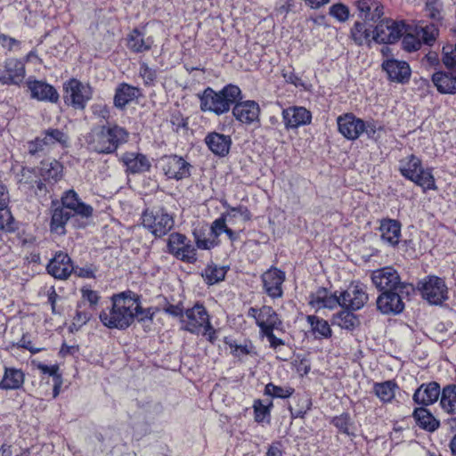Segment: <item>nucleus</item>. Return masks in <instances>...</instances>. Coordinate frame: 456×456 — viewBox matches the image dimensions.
<instances>
[{"label": "nucleus", "instance_id": "obj_1", "mask_svg": "<svg viewBox=\"0 0 456 456\" xmlns=\"http://www.w3.org/2000/svg\"><path fill=\"white\" fill-rule=\"evenodd\" d=\"M110 301L111 306L99 315L102 325L109 329L126 330L135 319L143 322L153 317L151 308H142L140 296L131 290L112 295Z\"/></svg>", "mask_w": 456, "mask_h": 456}, {"label": "nucleus", "instance_id": "obj_2", "mask_svg": "<svg viewBox=\"0 0 456 456\" xmlns=\"http://www.w3.org/2000/svg\"><path fill=\"white\" fill-rule=\"evenodd\" d=\"M129 133L117 124L94 126L86 135V143L89 151L99 154H111L128 141Z\"/></svg>", "mask_w": 456, "mask_h": 456}, {"label": "nucleus", "instance_id": "obj_3", "mask_svg": "<svg viewBox=\"0 0 456 456\" xmlns=\"http://www.w3.org/2000/svg\"><path fill=\"white\" fill-rule=\"evenodd\" d=\"M200 110L218 116L227 113L231 106L241 99V90L238 86L229 84L220 91L207 87L200 94Z\"/></svg>", "mask_w": 456, "mask_h": 456}, {"label": "nucleus", "instance_id": "obj_4", "mask_svg": "<svg viewBox=\"0 0 456 456\" xmlns=\"http://www.w3.org/2000/svg\"><path fill=\"white\" fill-rule=\"evenodd\" d=\"M399 171L405 179L419 186L424 192L437 190L432 169L424 168L421 159L414 154L400 159Z\"/></svg>", "mask_w": 456, "mask_h": 456}, {"label": "nucleus", "instance_id": "obj_5", "mask_svg": "<svg viewBox=\"0 0 456 456\" xmlns=\"http://www.w3.org/2000/svg\"><path fill=\"white\" fill-rule=\"evenodd\" d=\"M338 132L347 140L354 141L364 132L369 137L374 136L378 130L375 121H363L353 113H346L337 118Z\"/></svg>", "mask_w": 456, "mask_h": 456}, {"label": "nucleus", "instance_id": "obj_6", "mask_svg": "<svg viewBox=\"0 0 456 456\" xmlns=\"http://www.w3.org/2000/svg\"><path fill=\"white\" fill-rule=\"evenodd\" d=\"M93 97V88L89 84L71 78L63 84V99L66 104L76 110H84Z\"/></svg>", "mask_w": 456, "mask_h": 456}, {"label": "nucleus", "instance_id": "obj_7", "mask_svg": "<svg viewBox=\"0 0 456 456\" xmlns=\"http://www.w3.org/2000/svg\"><path fill=\"white\" fill-rule=\"evenodd\" d=\"M167 247V252L182 262L194 264L198 260L195 246L184 234L171 233L168 236Z\"/></svg>", "mask_w": 456, "mask_h": 456}, {"label": "nucleus", "instance_id": "obj_8", "mask_svg": "<svg viewBox=\"0 0 456 456\" xmlns=\"http://www.w3.org/2000/svg\"><path fill=\"white\" fill-rule=\"evenodd\" d=\"M210 322L211 317L206 307L200 303H196L184 311L181 319V328L191 334L200 335Z\"/></svg>", "mask_w": 456, "mask_h": 456}, {"label": "nucleus", "instance_id": "obj_9", "mask_svg": "<svg viewBox=\"0 0 456 456\" xmlns=\"http://www.w3.org/2000/svg\"><path fill=\"white\" fill-rule=\"evenodd\" d=\"M406 23L386 18L381 20L373 31V40L379 44H394L406 32Z\"/></svg>", "mask_w": 456, "mask_h": 456}, {"label": "nucleus", "instance_id": "obj_10", "mask_svg": "<svg viewBox=\"0 0 456 456\" xmlns=\"http://www.w3.org/2000/svg\"><path fill=\"white\" fill-rule=\"evenodd\" d=\"M248 316L253 318L259 328L260 335L269 331L282 330L283 324L278 314L269 305L250 307Z\"/></svg>", "mask_w": 456, "mask_h": 456}, {"label": "nucleus", "instance_id": "obj_11", "mask_svg": "<svg viewBox=\"0 0 456 456\" xmlns=\"http://www.w3.org/2000/svg\"><path fill=\"white\" fill-rule=\"evenodd\" d=\"M142 224L155 237H162L173 228L174 219L163 209L146 210L142 213Z\"/></svg>", "mask_w": 456, "mask_h": 456}, {"label": "nucleus", "instance_id": "obj_12", "mask_svg": "<svg viewBox=\"0 0 456 456\" xmlns=\"http://www.w3.org/2000/svg\"><path fill=\"white\" fill-rule=\"evenodd\" d=\"M419 290L424 299L431 305H441L448 299V288L444 279L431 275L419 282Z\"/></svg>", "mask_w": 456, "mask_h": 456}, {"label": "nucleus", "instance_id": "obj_13", "mask_svg": "<svg viewBox=\"0 0 456 456\" xmlns=\"http://www.w3.org/2000/svg\"><path fill=\"white\" fill-rule=\"evenodd\" d=\"M338 297L340 306L351 311L361 309L369 299L366 286L359 281L351 282Z\"/></svg>", "mask_w": 456, "mask_h": 456}, {"label": "nucleus", "instance_id": "obj_14", "mask_svg": "<svg viewBox=\"0 0 456 456\" xmlns=\"http://www.w3.org/2000/svg\"><path fill=\"white\" fill-rule=\"evenodd\" d=\"M371 281L375 287L383 292L397 291L402 287L398 273L391 266L373 271Z\"/></svg>", "mask_w": 456, "mask_h": 456}, {"label": "nucleus", "instance_id": "obj_15", "mask_svg": "<svg viewBox=\"0 0 456 456\" xmlns=\"http://www.w3.org/2000/svg\"><path fill=\"white\" fill-rule=\"evenodd\" d=\"M26 70L23 61L9 58L0 66V83L2 85H20L25 78Z\"/></svg>", "mask_w": 456, "mask_h": 456}, {"label": "nucleus", "instance_id": "obj_16", "mask_svg": "<svg viewBox=\"0 0 456 456\" xmlns=\"http://www.w3.org/2000/svg\"><path fill=\"white\" fill-rule=\"evenodd\" d=\"M191 165L182 157L167 156L161 159V169L168 179L181 180L190 175Z\"/></svg>", "mask_w": 456, "mask_h": 456}, {"label": "nucleus", "instance_id": "obj_17", "mask_svg": "<svg viewBox=\"0 0 456 456\" xmlns=\"http://www.w3.org/2000/svg\"><path fill=\"white\" fill-rule=\"evenodd\" d=\"M285 273L276 267L265 271L261 280L265 293L272 298H279L283 295L282 284L285 281Z\"/></svg>", "mask_w": 456, "mask_h": 456}, {"label": "nucleus", "instance_id": "obj_18", "mask_svg": "<svg viewBox=\"0 0 456 456\" xmlns=\"http://www.w3.org/2000/svg\"><path fill=\"white\" fill-rule=\"evenodd\" d=\"M232 115L239 122L245 125H251L259 120V104L251 100L235 102L232 108Z\"/></svg>", "mask_w": 456, "mask_h": 456}, {"label": "nucleus", "instance_id": "obj_19", "mask_svg": "<svg viewBox=\"0 0 456 456\" xmlns=\"http://www.w3.org/2000/svg\"><path fill=\"white\" fill-rule=\"evenodd\" d=\"M382 69L387 72L391 81L400 84L407 83L411 75V69L408 62L393 58L383 61Z\"/></svg>", "mask_w": 456, "mask_h": 456}, {"label": "nucleus", "instance_id": "obj_20", "mask_svg": "<svg viewBox=\"0 0 456 456\" xmlns=\"http://www.w3.org/2000/svg\"><path fill=\"white\" fill-rule=\"evenodd\" d=\"M282 119L287 130L295 129L311 123L312 114L304 107H289L282 110Z\"/></svg>", "mask_w": 456, "mask_h": 456}, {"label": "nucleus", "instance_id": "obj_21", "mask_svg": "<svg viewBox=\"0 0 456 456\" xmlns=\"http://www.w3.org/2000/svg\"><path fill=\"white\" fill-rule=\"evenodd\" d=\"M27 86L33 99L53 103L57 102L59 100L60 95L57 90L44 81L28 79Z\"/></svg>", "mask_w": 456, "mask_h": 456}, {"label": "nucleus", "instance_id": "obj_22", "mask_svg": "<svg viewBox=\"0 0 456 456\" xmlns=\"http://www.w3.org/2000/svg\"><path fill=\"white\" fill-rule=\"evenodd\" d=\"M74 266L68 254L59 252L47 265L48 273L56 279L65 280L73 272Z\"/></svg>", "mask_w": 456, "mask_h": 456}, {"label": "nucleus", "instance_id": "obj_23", "mask_svg": "<svg viewBox=\"0 0 456 456\" xmlns=\"http://www.w3.org/2000/svg\"><path fill=\"white\" fill-rule=\"evenodd\" d=\"M440 393L441 388L437 382L424 383L415 390L412 400L419 405L428 406L437 401Z\"/></svg>", "mask_w": 456, "mask_h": 456}, {"label": "nucleus", "instance_id": "obj_24", "mask_svg": "<svg viewBox=\"0 0 456 456\" xmlns=\"http://www.w3.org/2000/svg\"><path fill=\"white\" fill-rule=\"evenodd\" d=\"M120 161L126 167V172L129 174L148 172L151 167L148 158L138 152H125L122 154Z\"/></svg>", "mask_w": 456, "mask_h": 456}, {"label": "nucleus", "instance_id": "obj_25", "mask_svg": "<svg viewBox=\"0 0 456 456\" xmlns=\"http://www.w3.org/2000/svg\"><path fill=\"white\" fill-rule=\"evenodd\" d=\"M309 305L316 311L323 308L332 310L338 305L340 306L339 297L337 292L332 293L324 288H321L310 295Z\"/></svg>", "mask_w": 456, "mask_h": 456}, {"label": "nucleus", "instance_id": "obj_26", "mask_svg": "<svg viewBox=\"0 0 456 456\" xmlns=\"http://www.w3.org/2000/svg\"><path fill=\"white\" fill-rule=\"evenodd\" d=\"M63 208L70 209L74 214L82 217H90L93 215V208L83 202L74 190L65 191L61 197Z\"/></svg>", "mask_w": 456, "mask_h": 456}, {"label": "nucleus", "instance_id": "obj_27", "mask_svg": "<svg viewBox=\"0 0 456 456\" xmlns=\"http://www.w3.org/2000/svg\"><path fill=\"white\" fill-rule=\"evenodd\" d=\"M378 309L385 314H399L404 308V304L397 291L383 292L377 298Z\"/></svg>", "mask_w": 456, "mask_h": 456}, {"label": "nucleus", "instance_id": "obj_28", "mask_svg": "<svg viewBox=\"0 0 456 456\" xmlns=\"http://www.w3.org/2000/svg\"><path fill=\"white\" fill-rule=\"evenodd\" d=\"M380 238L384 244L390 247L398 245L401 238V224L393 219L382 220L379 226Z\"/></svg>", "mask_w": 456, "mask_h": 456}, {"label": "nucleus", "instance_id": "obj_29", "mask_svg": "<svg viewBox=\"0 0 456 456\" xmlns=\"http://www.w3.org/2000/svg\"><path fill=\"white\" fill-rule=\"evenodd\" d=\"M127 48L135 53L150 51L154 44L152 37L145 35L138 28L133 29L126 37Z\"/></svg>", "mask_w": 456, "mask_h": 456}, {"label": "nucleus", "instance_id": "obj_30", "mask_svg": "<svg viewBox=\"0 0 456 456\" xmlns=\"http://www.w3.org/2000/svg\"><path fill=\"white\" fill-rule=\"evenodd\" d=\"M205 142L214 154L224 157L229 153L232 139L229 135L213 132L206 136Z\"/></svg>", "mask_w": 456, "mask_h": 456}, {"label": "nucleus", "instance_id": "obj_31", "mask_svg": "<svg viewBox=\"0 0 456 456\" xmlns=\"http://www.w3.org/2000/svg\"><path fill=\"white\" fill-rule=\"evenodd\" d=\"M40 177L48 185H53L61 180L63 167L57 160H45L41 162Z\"/></svg>", "mask_w": 456, "mask_h": 456}, {"label": "nucleus", "instance_id": "obj_32", "mask_svg": "<svg viewBox=\"0 0 456 456\" xmlns=\"http://www.w3.org/2000/svg\"><path fill=\"white\" fill-rule=\"evenodd\" d=\"M398 389L399 386L394 379L375 382L372 387L373 394L384 404L392 403L394 402Z\"/></svg>", "mask_w": 456, "mask_h": 456}, {"label": "nucleus", "instance_id": "obj_33", "mask_svg": "<svg viewBox=\"0 0 456 456\" xmlns=\"http://www.w3.org/2000/svg\"><path fill=\"white\" fill-rule=\"evenodd\" d=\"M432 82L441 94L456 93V75L447 71H437L432 76Z\"/></svg>", "mask_w": 456, "mask_h": 456}, {"label": "nucleus", "instance_id": "obj_34", "mask_svg": "<svg viewBox=\"0 0 456 456\" xmlns=\"http://www.w3.org/2000/svg\"><path fill=\"white\" fill-rule=\"evenodd\" d=\"M140 89L126 83L120 84L115 93L114 105L117 108H124L126 104L140 96Z\"/></svg>", "mask_w": 456, "mask_h": 456}, {"label": "nucleus", "instance_id": "obj_35", "mask_svg": "<svg viewBox=\"0 0 456 456\" xmlns=\"http://www.w3.org/2000/svg\"><path fill=\"white\" fill-rule=\"evenodd\" d=\"M36 142L40 147L56 144L66 147L68 146L69 136L61 130L50 128L45 130L40 137H37Z\"/></svg>", "mask_w": 456, "mask_h": 456}, {"label": "nucleus", "instance_id": "obj_36", "mask_svg": "<svg viewBox=\"0 0 456 456\" xmlns=\"http://www.w3.org/2000/svg\"><path fill=\"white\" fill-rule=\"evenodd\" d=\"M25 375L21 370L5 367L0 382V388L5 390L19 389L22 387Z\"/></svg>", "mask_w": 456, "mask_h": 456}, {"label": "nucleus", "instance_id": "obj_37", "mask_svg": "<svg viewBox=\"0 0 456 456\" xmlns=\"http://www.w3.org/2000/svg\"><path fill=\"white\" fill-rule=\"evenodd\" d=\"M412 417L422 429L433 432L439 428V421L425 407L416 408L412 412Z\"/></svg>", "mask_w": 456, "mask_h": 456}, {"label": "nucleus", "instance_id": "obj_38", "mask_svg": "<svg viewBox=\"0 0 456 456\" xmlns=\"http://www.w3.org/2000/svg\"><path fill=\"white\" fill-rule=\"evenodd\" d=\"M331 324L343 330H354L359 325V320L351 310L345 309L333 315Z\"/></svg>", "mask_w": 456, "mask_h": 456}, {"label": "nucleus", "instance_id": "obj_39", "mask_svg": "<svg viewBox=\"0 0 456 456\" xmlns=\"http://www.w3.org/2000/svg\"><path fill=\"white\" fill-rule=\"evenodd\" d=\"M440 406L449 414L456 413V386L448 385L440 393Z\"/></svg>", "mask_w": 456, "mask_h": 456}, {"label": "nucleus", "instance_id": "obj_40", "mask_svg": "<svg viewBox=\"0 0 456 456\" xmlns=\"http://www.w3.org/2000/svg\"><path fill=\"white\" fill-rule=\"evenodd\" d=\"M306 320L315 338H328L331 336L332 331L327 321L315 315H308Z\"/></svg>", "mask_w": 456, "mask_h": 456}, {"label": "nucleus", "instance_id": "obj_41", "mask_svg": "<svg viewBox=\"0 0 456 456\" xmlns=\"http://www.w3.org/2000/svg\"><path fill=\"white\" fill-rule=\"evenodd\" d=\"M70 218V214L63 208H57L53 210L51 219V231L57 234L65 233V224Z\"/></svg>", "mask_w": 456, "mask_h": 456}, {"label": "nucleus", "instance_id": "obj_42", "mask_svg": "<svg viewBox=\"0 0 456 456\" xmlns=\"http://www.w3.org/2000/svg\"><path fill=\"white\" fill-rule=\"evenodd\" d=\"M226 274V269L216 265H208L202 273V277L208 285H214L223 281Z\"/></svg>", "mask_w": 456, "mask_h": 456}, {"label": "nucleus", "instance_id": "obj_43", "mask_svg": "<svg viewBox=\"0 0 456 456\" xmlns=\"http://www.w3.org/2000/svg\"><path fill=\"white\" fill-rule=\"evenodd\" d=\"M414 32L421 36L422 44L429 46L433 45L439 36V29L434 24H429L425 27H416Z\"/></svg>", "mask_w": 456, "mask_h": 456}, {"label": "nucleus", "instance_id": "obj_44", "mask_svg": "<svg viewBox=\"0 0 456 456\" xmlns=\"http://www.w3.org/2000/svg\"><path fill=\"white\" fill-rule=\"evenodd\" d=\"M351 36L357 45H362L370 41V29L366 23L356 21L351 29Z\"/></svg>", "mask_w": 456, "mask_h": 456}, {"label": "nucleus", "instance_id": "obj_45", "mask_svg": "<svg viewBox=\"0 0 456 456\" xmlns=\"http://www.w3.org/2000/svg\"><path fill=\"white\" fill-rule=\"evenodd\" d=\"M224 207L227 208V211L224 214L229 218V222H233L236 218H240L243 222H247L251 219L250 211L245 206L240 205L238 207H231L227 203H224Z\"/></svg>", "mask_w": 456, "mask_h": 456}, {"label": "nucleus", "instance_id": "obj_46", "mask_svg": "<svg viewBox=\"0 0 456 456\" xmlns=\"http://www.w3.org/2000/svg\"><path fill=\"white\" fill-rule=\"evenodd\" d=\"M194 241L196 243V249L209 250L219 244V240L212 238H207L204 232L201 230L195 229L192 232Z\"/></svg>", "mask_w": 456, "mask_h": 456}, {"label": "nucleus", "instance_id": "obj_47", "mask_svg": "<svg viewBox=\"0 0 456 456\" xmlns=\"http://www.w3.org/2000/svg\"><path fill=\"white\" fill-rule=\"evenodd\" d=\"M403 34L404 36L402 40V47L404 51L412 53L417 52L421 48L422 41L419 38V35L409 32L407 29Z\"/></svg>", "mask_w": 456, "mask_h": 456}, {"label": "nucleus", "instance_id": "obj_48", "mask_svg": "<svg viewBox=\"0 0 456 456\" xmlns=\"http://www.w3.org/2000/svg\"><path fill=\"white\" fill-rule=\"evenodd\" d=\"M443 3L439 0H428L426 3L425 12L427 16L435 21L443 20Z\"/></svg>", "mask_w": 456, "mask_h": 456}, {"label": "nucleus", "instance_id": "obj_49", "mask_svg": "<svg viewBox=\"0 0 456 456\" xmlns=\"http://www.w3.org/2000/svg\"><path fill=\"white\" fill-rule=\"evenodd\" d=\"M293 393L294 388L289 386L280 387L273 383H268L265 387V394L272 397L285 399L291 396Z\"/></svg>", "mask_w": 456, "mask_h": 456}, {"label": "nucleus", "instance_id": "obj_50", "mask_svg": "<svg viewBox=\"0 0 456 456\" xmlns=\"http://www.w3.org/2000/svg\"><path fill=\"white\" fill-rule=\"evenodd\" d=\"M80 292L81 301L79 303H82V306L84 305L85 302H87L89 304V309L94 311L101 298L99 293L91 289L89 287H83L80 289Z\"/></svg>", "mask_w": 456, "mask_h": 456}, {"label": "nucleus", "instance_id": "obj_51", "mask_svg": "<svg viewBox=\"0 0 456 456\" xmlns=\"http://www.w3.org/2000/svg\"><path fill=\"white\" fill-rule=\"evenodd\" d=\"M273 406L272 403L265 405L262 403L261 400H255L253 403V409L255 413V420L257 423L264 422L266 419L270 417V409Z\"/></svg>", "mask_w": 456, "mask_h": 456}, {"label": "nucleus", "instance_id": "obj_52", "mask_svg": "<svg viewBox=\"0 0 456 456\" xmlns=\"http://www.w3.org/2000/svg\"><path fill=\"white\" fill-rule=\"evenodd\" d=\"M442 61L447 69L456 72V49L452 46H444Z\"/></svg>", "mask_w": 456, "mask_h": 456}, {"label": "nucleus", "instance_id": "obj_53", "mask_svg": "<svg viewBox=\"0 0 456 456\" xmlns=\"http://www.w3.org/2000/svg\"><path fill=\"white\" fill-rule=\"evenodd\" d=\"M229 221L227 216L224 213L221 215V216L215 221L212 222L210 226V235L216 240H218V237L225 232L227 229L226 222Z\"/></svg>", "mask_w": 456, "mask_h": 456}, {"label": "nucleus", "instance_id": "obj_54", "mask_svg": "<svg viewBox=\"0 0 456 456\" xmlns=\"http://www.w3.org/2000/svg\"><path fill=\"white\" fill-rule=\"evenodd\" d=\"M329 13L331 17L340 22H344L349 18V9L343 4H335L330 7Z\"/></svg>", "mask_w": 456, "mask_h": 456}, {"label": "nucleus", "instance_id": "obj_55", "mask_svg": "<svg viewBox=\"0 0 456 456\" xmlns=\"http://www.w3.org/2000/svg\"><path fill=\"white\" fill-rule=\"evenodd\" d=\"M93 312L90 309H83L82 303H78L73 317V324L78 327L85 325L93 316Z\"/></svg>", "mask_w": 456, "mask_h": 456}, {"label": "nucleus", "instance_id": "obj_56", "mask_svg": "<svg viewBox=\"0 0 456 456\" xmlns=\"http://www.w3.org/2000/svg\"><path fill=\"white\" fill-rule=\"evenodd\" d=\"M331 424H333L339 432L344 434H349L350 428V416L348 413H342L338 416H335L331 419Z\"/></svg>", "mask_w": 456, "mask_h": 456}, {"label": "nucleus", "instance_id": "obj_57", "mask_svg": "<svg viewBox=\"0 0 456 456\" xmlns=\"http://www.w3.org/2000/svg\"><path fill=\"white\" fill-rule=\"evenodd\" d=\"M13 230V217L11 212L0 211V231L12 232Z\"/></svg>", "mask_w": 456, "mask_h": 456}, {"label": "nucleus", "instance_id": "obj_58", "mask_svg": "<svg viewBox=\"0 0 456 456\" xmlns=\"http://www.w3.org/2000/svg\"><path fill=\"white\" fill-rule=\"evenodd\" d=\"M0 44L4 48H6L8 51H16L20 49L21 43L9 36L4 34H0Z\"/></svg>", "mask_w": 456, "mask_h": 456}, {"label": "nucleus", "instance_id": "obj_59", "mask_svg": "<svg viewBox=\"0 0 456 456\" xmlns=\"http://www.w3.org/2000/svg\"><path fill=\"white\" fill-rule=\"evenodd\" d=\"M140 76L146 85H151L156 79V72L151 69L146 63L140 64Z\"/></svg>", "mask_w": 456, "mask_h": 456}, {"label": "nucleus", "instance_id": "obj_60", "mask_svg": "<svg viewBox=\"0 0 456 456\" xmlns=\"http://www.w3.org/2000/svg\"><path fill=\"white\" fill-rule=\"evenodd\" d=\"M95 268L93 265H85V266H76L73 269V272L77 277L85 278V279H92L94 278Z\"/></svg>", "mask_w": 456, "mask_h": 456}, {"label": "nucleus", "instance_id": "obj_61", "mask_svg": "<svg viewBox=\"0 0 456 456\" xmlns=\"http://www.w3.org/2000/svg\"><path fill=\"white\" fill-rule=\"evenodd\" d=\"M373 2L374 0H359L356 2V8L363 18L369 19L374 5Z\"/></svg>", "mask_w": 456, "mask_h": 456}, {"label": "nucleus", "instance_id": "obj_62", "mask_svg": "<svg viewBox=\"0 0 456 456\" xmlns=\"http://www.w3.org/2000/svg\"><path fill=\"white\" fill-rule=\"evenodd\" d=\"M93 114L98 118L107 119L110 117L109 107L104 103H94L91 107Z\"/></svg>", "mask_w": 456, "mask_h": 456}, {"label": "nucleus", "instance_id": "obj_63", "mask_svg": "<svg viewBox=\"0 0 456 456\" xmlns=\"http://www.w3.org/2000/svg\"><path fill=\"white\" fill-rule=\"evenodd\" d=\"M10 201V195L7 187L0 182V211L5 210Z\"/></svg>", "mask_w": 456, "mask_h": 456}, {"label": "nucleus", "instance_id": "obj_64", "mask_svg": "<svg viewBox=\"0 0 456 456\" xmlns=\"http://www.w3.org/2000/svg\"><path fill=\"white\" fill-rule=\"evenodd\" d=\"M37 369L43 374H47L49 376L53 377V379H57V377H61V375L58 374L59 367L57 365H46V364L39 363L37 365Z\"/></svg>", "mask_w": 456, "mask_h": 456}]
</instances>
